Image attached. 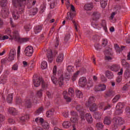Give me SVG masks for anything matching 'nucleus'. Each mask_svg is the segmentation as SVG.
Here are the masks:
<instances>
[{"label": "nucleus", "mask_w": 130, "mask_h": 130, "mask_svg": "<svg viewBox=\"0 0 130 130\" xmlns=\"http://www.w3.org/2000/svg\"><path fill=\"white\" fill-rule=\"evenodd\" d=\"M34 85L35 87H39L40 84H42V88H45V83H44V81L41 77H37L36 79L33 80Z\"/></svg>", "instance_id": "nucleus-7"}, {"label": "nucleus", "mask_w": 130, "mask_h": 130, "mask_svg": "<svg viewBox=\"0 0 130 130\" xmlns=\"http://www.w3.org/2000/svg\"><path fill=\"white\" fill-rule=\"evenodd\" d=\"M13 71H17L18 70V64H15L12 66V68Z\"/></svg>", "instance_id": "nucleus-64"}, {"label": "nucleus", "mask_w": 130, "mask_h": 130, "mask_svg": "<svg viewBox=\"0 0 130 130\" xmlns=\"http://www.w3.org/2000/svg\"><path fill=\"white\" fill-rule=\"evenodd\" d=\"M108 43V42L107 41V39H103L102 43V47H105V46H106Z\"/></svg>", "instance_id": "nucleus-50"}, {"label": "nucleus", "mask_w": 130, "mask_h": 130, "mask_svg": "<svg viewBox=\"0 0 130 130\" xmlns=\"http://www.w3.org/2000/svg\"><path fill=\"white\" fill-rule=\"evenodd\" d=\"M70 38H71V35L70 34L66 35L64 39V42L67 43V42H68V41L70 40Z\"/></svg>", "instance_id": "nucleus-51"}, {"label": "nucleus", "mask_w": 130, "mask_h": 130, "mask_svg": "<svg viewBox=\"0 0 130 130\" xmlns=\"http://www.w3.org/2000/svg\"><path fill=\"white\" fill-rule=\"evenodd\" d=\"M24 29L25 31H26V32H27V31H30V30L32 29V26H31L30 24H25L24 26Z\"/></svg>", "instance_id": "nucleus-39"}, {"label": "nucleus", "mask_w": 130, "mask_h": 130, "mask_svg": "<svg viewBox=\"0 0 130 130\" xmlns=\"http://www.w3.org/2000/svg\"><path fill=\"white\" fill-rule=\"evenodd\" d=\"M105 90H106V85L105 84H100L96 86L94 88V91L95 92L105 91Z\"/></svg>", "instance_id": "nucleus-11"}, {"label": "nucleus", "mask_w": 130, "mask_h": 130, "mask_svg": "<svg viewBox=\"0 0 130 130\" xmlns=\"http://www.w3.org/2000/svg\"><path fill=\"white\" fill-rule=\"evenodd\" d=\"M41 125L44 129H49V128L50 127L49 124L47 122L44 121L42 123Z\"/></svg>", "instance_id": "nucleus-24"}, {"label": "nucleus", "mask_w": 130, "mask_h": 130, "mask_svg": "<svg viewBox=\"0 0 130 130\" xmlns=\"http://www.w3.org/2000/svg\"><path fill=\"white\" fill-rule=\"evenodd\" d=\"M8 111L10 114L13 115H17L18 114V111L15 108L10 107L8 109Z\"/></svg>", "instance_id": "nucleus-19"}, {"label": "nucleus", "mask_w": 130, "mask_h": 130, "mask_svg": "<svg viewBox=\"0 0 130 130\" xmlns=\"http://www.w3.org/2000/svg\"><path fill=\"white\" fill-rule=\"evenodd\" d=\"M27 0H12V4L14 7L16 8L17 12L13 13L12 16L14 20H18L20 18V15L23 14L24 12L25 5L24 4L26 3Z\"/></svg>", "instance_id": "nucleus-1"}, {"label": "nucleus", "mask_w": 130, "mask_h": 130, "mask_svg": "<svg viewBox=\"0 0 130 130\" xmlns=\"http://www.w3.org/2000/svg\"><path fill=\"white\" fill-rule=\"evenodd\" d=\"M124 77L125 79H128L130 77V72L128 70H126L124 73Z\"/></svg>", "instance_id": "nucleus-47"}, {"label": "nucleus", "mask_w": 130, "mask_h": 130, "mask_svg": "<svg viewBox=\"0 0 130 130\" xmlns=\"http://www.w3.org/2000/svg\"><path fill=\"white\" fill-rule=\"evenodd\" d=\"M63 76L61 75V77H60L58 80V83L59 84V86H61L63 85Z\"/></svg>", "instance_id": "nucleus-35"}, {"label": "nucleus", "mask_w": 130, "mask_h": 130, "mask_svg": "<svg viewBox=\"0 0 130 130\" xmlns=\"http://www.w3.org/2000/svg\"><path fill=\"white\" fill-rule=\"evenodd\" d=\"M47 57L49 62H52V60H53V54L52 53V51L50 50L47 52Z\"/></svg>", "instance_id": "nucleus-18"}, {"label": "nucleus", "mask_w": 130, "mask_h": 130, "mask_svg": "<svg viewBox=\"0 0 130 130\" xmlns=\"http://www.w3.org/2000/svg\"><path fill=\"white\" fill-rule=\"evenodd\" d=\"M95 97L92 96H90L88 99V102L85 104L86 107H89V106H92L93 104H95Z\"/></svg>", "instance_id": "nucleus-13"}, {"label": "nucleus", "mask_w": 130, "mask_h": 130, "mask_svg": "<svg viewBox=\"0 0 130 130\" xmlns=\"http://www.w3.org/2000/svg\"><path fill=\"white\" fill-rule=\"evenodd\" d=\"M9 14H10V12L9 11V8L7 7L2 8L1 15L3 18L6 19V18H7V17H8Z\"/></svg>", "instance_id": "nucleus-10"}, {"label": "nucleus", "mask_w": 130, "mask_h": 130, "mask_svg": "<svg viewBox=\"0 0 130 130\" xmlns=\"http://www.w3.org/2000/svg\"><path fill=\"white\" fill-rule=\"evenodd\" d=\"M93 8H94V4L93 3H88L84 6L85 11H91V10L93 9Z\"/></svg>", "instance_id": "nucleus-17"}, {"label": "nucleus", "mask_w": 130, "mask_h": 130, "mask_svg": "<svg viewBox=\"0 0 130 130\" xmlns=\"http://www.w3.org/2000/svg\"><path fill=\"white\" fill-rule=\"evenodd\" d=\"M89 107V110L91 111V112H95V111H97L98 108L96 104H93L92 106Z\"/></svg>", "instance_id": "nucleus-27"}, {"label": "nucleus", "mask_w": 130, "mask_h": 130, "mask_svg": "<svg viewBox=\"0 0 130 130\" xmlns=\"http://www.w3.org/2000/svg\"><path fill=\"white\" fill-rule=\"evenodd\" d=\"M113 122L115 124H119L121 125L124 123V120L120 117H117L113 118Z\"/></svg>", "instance_id": "nucleus-9"}, {"label": "nucleus", "mask_w": 130, "mask_h": 130, "mask_svg": "<svg viewBox=\"0 0 130 130\" xmlns=\"http://www.w3.org/2000/svg\"><path fill=\"white\" fill-rule=\"evenodd\" d=\"M10 24H11V27H12V28H13V29H17V28H18V25L15 24L13 22V19L12 18H10Z\"/></svg>", "instance_id": "nucleus-46"}, {"label": "nucleus", "mask_w": 130, "mask_h": 130, "mask_svg": "<svg viewBox=\"0 0 130 130\" xmlns=\"http://www.w3.org/2000/svg\"><path fill=\"white\" fill-rule=\"evenodd\" d=\"M13 98H14V94L11 93L8 95L7 100L8 103H12L13 101Z\"/></svg>", "instance_id": "nucleus-30"}, {"label": "nucleus", "mask_w": 130, "mask_h": 130, "mask_svg": "<svg viewBox=\"0 0 130 130\" xmlns=\"http://www.w3.org/2000/svg\"><path fill=\"white\" fill-rule=\"evenodd\" d=\"M67 71H68L69 73H72V72H74V67L72 66H68Z\"/></svg>", "instance_id": "nucleus-53"}, {"label": "nucleus", "mask_w": 130, "mask_h": 130, "mask_svg": "<svg viewBox=\"0 0 130 130\" xmlns=\"http://www.w3.org/2000/svg\"><path fill=\"white\" fill-rule=\"evenodd\" d=\"M51 81L54 83V85H56L57 83V78L55 77V75H53L52 77H51Z\"/></svg>", "instance_id": "nucleus-45"}, {"label": "nucleus", "mask_w": 130, "mask_h": 130, "mask_svg": "<svg viewBox=\"0 0 130 130\" xmlns=\"http://www.w3.org/2000/svg\"><path fill=\"white\" fill-rule=\"evenodd\" d=\"M43 25H38L34 26V31L35 34H38V33H40L41 32L43 28Z\"/></svg>", "instance_id": "nucleus-14"}, {"label": "nucleus", "mask_w": 130, "mask_h": 130, "mask_svg": "<svg viewBox=\"0 0 130 130\" xmlns=\"http://www.w3.org/2000/svg\"><path fill=\"white\" fill-rule=\"evenodd\" d=\"M8 4V1L7 0H1L0 2V5L2 8H5L7 7V5Z\"/></svg>", "instance_id": "nucleus-37"}, {"label": "nucleus", "mask_w": 130, "mask_h": 130, "mask_svg": "<svg viewBox=\"0 0 130 130\" xmlns=\"http://www.w3.org/2000/svg\"><path fill=\"white\" fill-rule=\"evenodd\" d=\"M41 69L45 70L47 69V62L45 61H43L41 63Z\"/></svg>", "instance_id": "nucleus-44"}, {"label": "nucleus", "mask_w": 130, "mask_h": 130, "mask_svg": "<svg viewBox=\"0 0 130 130\" xmlns=\"http://www.w3.org/2000/svg\"><path fill=\"white\" fill-rule=\"evenodd\" d=\"M80 116L81 120H85L86 119L88 123H92L93 122V117L92 114L90 113L85 114L84 111L80 112Z\"/></svg>", "instance_id": "nucleus-4"}, {"label": "nucleus", "mask_w": 130, "mask_h": 130, "mask_svg": "<svg viewBox=\"0 0 130 130\" xmlns=\"http://www.w3.org/2000/svg\"><path fill=\"white\" fill-rule=\"evenodd\" d=\"M62 125L64 128H69L70 126L72 125V123L70 121H64Z\"/></svg>", "instance_id": "nucleus-22"}, {"label": "nucleus", "mask_w": 130, "mask_h": 130, "mask_svg": "<svg viewBox=\"0 0 130 130\" xmlns=\"http://www.w3.org/2000/svg\"><path fill=\"white\" fill-rule=\"evenodd\" d=\"M101 116H102V113L99 112H95L94 115V117L95 119H101Z\"/></svg>", "instance_id": "nucleus-31"}, {"label": "nucleus", "mask_w": 130, "mask_h": 130, "mask_svg": "<svg viewBox=\"0 0 130 130\" xmlns=\"http://www.w3.org/2000/svg\"><path fill=\"white\" fill-rule=\"evenodd\" d=\"M54 112V110H49L46 112V115L47 117H51L52 115H53V113Z\"/></svg>", "instance_id": "nucleus-43"}, {"label": "nucleus", "mask_w": 130, "mask_h": 130, "mask_svg": "<svg viewBox=\"0 0 130 130\" xmlns=\"http://www.w3.org/2000/svg\"><path fill=\"white\" fill-rule=\"evenodd\" d=\"M120 99V95L117 94L116 96H114L113 99L112 100L113 103H116L118 100Z\"/></svg>", "instance_id": "nucleus-40"}, {"label": "nucleus", "mask_w": 130, "mask_h": 130, "mask_svg": "<svg viewBox=\"0 0 130 130\" xmlns=\"http://www.w3.org/2000/svg\"><path fill=\"white\" fill-rule=\"evenodd\" d=\"M113 96V92L112 91H108L106 94V97H112Z\"/></svg>", "instance_id": "nucleus-56"}, {"label": "nucleus", "mask_w": 130, "mask_h": 130, "mask_svg": "<svg viewBox=\"0 0 130 130\" xmlns=\"http://www.w3.org/2000/svg\"><path fill=\"white\" fill-rule=\"evenodd\" d=\"M5 119H6L5 115L0 114V121H1V122H3V121H5Z\"/></svg>", "instance_id": "nucleus-60"}, {"label": "nucleus", "mask_w": 130, "mask_h": 130, "mask_svg": "<svg viewBox=\"0 0 130 130\" xmlns=\"http://www.w3.org/2000/svg\"><path fill=\"white\" fill-rule=\"evenodd\" d=\"M54 45V47H55L56 48L58 46V45H59V42L58 41V40L57 39H56Z\"/></svg>", "instance_id": "nucleus-63"}, {"label": "nucleus", "mask_w": 130, "mask_h": 130, "mask_svg": "<svg viewBox=\"0 0 130 130\" xmlns=\"http://www.w3.org/2000/svg\"><path fill=\"white\" fill-rule=\"evenodd\" d=\"M42 89H40L37 93L36 96H33L32 98H29L25 100V105L27 108H31L32 107V104H37V101L41 99L42 96Z\"/></svg>", "instance_id": "nucleus-2"}, {"label": "nucleus", "mask_w": 130, "mask_h": 130, "mask_svg": "<svg viewBox=\"0 0 130 130\" xmlns=\"http://www.w3.org/2000/svg\"><path fill=\"white\" fill-rule=\"evenodd\" d=\"M126 113L127 117H130V108H126Z\"/></svg>", "instance_id": "nucleus-61"}, {"label": "nucleus", "mask_w": 130, "mask_h": 130, "mask_svg": "<svg viewBox=\"0 0 130 130\" xmlns=\"http://www.w3.org/2000/svg\"><path fill=\"white\" fill-rule=\"evenodd\" d=\"M68 94H69V96L73 97V96H74L75 94V90H74V88L72 87L69 88L68 90Z\"/></svg>", "instance_id": "nucleus-38"}, {"label": "nucleus", "mask_w": 130, "mask_h": 130, "mask_svg": "<svg viewBox=\"0 0 130 130\" xmlns=\"http://www.w3.org/2000/svg\"><path fill=\"white\" fill-rule=\"evenodd\" d=\"M94 47L96 50H100V49H102V46L99 44H95L94 45Z\"/></svg>", "instance_id": "nucleus-54"}, {"label": "nucleus", "mask_w": 130, "mask_h": 130, "mask_svg": "<svg viewBox=\"0 0 130 130\" xmlns=\"http://www.w3.org/2000/svg\"><path fill=\"white\" fill-rule=\"evenodd\" d=\"M62 94H63L64 99L66 101V102L70 103V102H71V101H72V99H71V98L67 96V95H68V91H63Z\"/></svg>", "instance_id": "nucleus-21"}, {"label": "nucleus", "mask_w": 130, "mask_h": 130, "mask_svg": "<svg viewBox=\"0 0 130 130\" xmlns=\"http://www.w3.org/2000/svg\"><path fill=\"white\" fill-rule=\"evenodd\" d=\"M116 109H122L123 108V106L122 105V103H118L116 106Z\"/></svg>", "instance_id": "nucleus-52"}, {"label": "nucleus", "mask_w": 130, "mask_h": 130, "mask_svg": "<svg viewBox=\"0 0 130 130\" xmlns=\"http://www.w3.org/2000/svg\"><path fill=\"white\" fill-rule=\"evenodd\" d=\"M96 127L98 130L103 129L104 125L102 122H98L96 124Z\"/></svg>", "instance_id": "nucleus-32"}, {"label": "nucleus", "mask_w": 130, "mask_h": 130, "mask_svg": "<svg viewBox=\"0 0 130 130\" xmlns=\"http://www.w3.org/2000/svg\"><path fill=\"white\" fill-rule=\"evenodd\" d=\"M122 65L123 67H124V68H126L127 69H129V64L124 60L122 61Z\"/></svg>", "instance_id": "nucleus-42"}, {"label": "nucleus", "mask_w": 130, "mask_h": 130, "mask_svg": "<svg viewBox=\"0 0 130 130\" xmlns=\"http://www.w3.org/2000/svg\"><path fill=\"white\" fill-rule=\"evenodd\" d=\"M35 120L36 122H37V123H41V124H42V123L44 122V119H43V118H40L39 117H38L36 118Z\"/></svg>", "instance_id": "nucleus-36"}, {"label": "nucleus", "mask_w": 130, "mask_h": 130, "mask_svg": "<svg viewBox=\"0 0 130 130\" xmlns=\"http://www.w3.org/2000/svg\"><path fill=\"white\" fill-rule=\"evenodd\" d=\"M63 60V53H60L58 56L57 57V62H61Z\"/></svg>", "instance_id": "nucleus-29"}, {"label": "nucleus", "mask_w": 130, "mask_h": 130, "mask_svg": "<svg viewBox=\"0 0 130 130\" xmlns=\"http://www.w3.org/2000/svg\"><path fill=\"white\" fill-rule=\"evenodd\" d=\"M38 12V9L37 8H32L29 11V14L31 16H35V15L37 14Z\"/></svg>", "instance_id": "nucleus-25"}, {"label": "nucleus", "mask_w": 130, "mask_h": 130, "mask_svg": "<svg viewBox=\"0 0 130 130\" xmlns=\"http://www.w3.org/2000/svg\"><path fill=\"white\" fill-rule=\"evenodd\" d=\"M79 74H80L79 71L74 74L72 78L73 82H75V81L77 80V78H78V75H79Z\"/></svg>", "instance_id": "nucleus-41"}, {"label": "nucleus", "mask_w": 130, "mask_h": 130, "mask_svg": "<svg viewBox=\"0 0 130 130\" xmlns=\"http://www.w3.org/2000/svg\"><path fill=\"white\" fill-rule=\"evenodd\" d=\"M92 27L94 28V29H98V30H100L101 28H103L104 30L105 31H107V26L106 25V21L103 20H102L101 24H98L97 23H92L91 24Z\"/></svg>", "instance_id": "nucleus-5"}, {"label": "nucleus", "mask_w": 130, "mask_h": 130, "mask_svg": "<svg viewBox=\"0 0 130 130\" xmlns=\"http://www.w3.org/2000/svg\"><path fill=\"white\" fill-rule=\"evenodd\" d=\"M7 83V79L4 78H0V84H3V85Z\"/></svg>", "instance_id": "nucleus-55"}, {"label": "nucleus", "mask_w": 130, "mask_h": 130, "mask_svg": "<svg viewBox=\"0 0 130 130\" xmlns=\"http://www.w3.org/2000/svg\"><path fill=\"white\" fill-rule=\"evenodd\" d=\"M115 114L117 115H120V114H122V110L121 109H117L115 111Z\"/></svg>", "instance_id": "nucleus-58"}, {"label": "nucleus", "mask_w": 130, "mask_h": 130, "mask_svg": "<svg viewBox=\"0 0 130 130\" xmlns=\"http://www.w3.org/2000/svg\"><path fill=\"white\" fill-rule=\"evenodd\" d=\"M106 77L109 80H111L114 77V75H113V73L111 71H107L106 72Z\"/></svg>", "instance_id": "nucleus-23"}, {"label": "nucleus", "mask_w": 130, "mask_h": 130, "mask_svg": "<svg viewBox=\"0 0 130 130\" xmlns=\"http://www.w3.org/2000/svg\"><path fill=\"white\" fill-rule=\"evenodd\" d=\"M86 84H87V79H86V77H81L79 80V85L80 87L84 88L86 86Z\"/></svg>", "instance_id": "nucleus-12"}, {"label": "nucleus", "mask_w": 130, "mask_h": 130, "mask_svg": "<svg viewBox=\"0 0 130 130\" xmlns=\"http://www.w3.org/2000/svg\"><path fill=\"white\" fill-rule=\"evenodd\" d=\"M108 3V0H102L101 1V6L102 9H105V8H106Z\"/></svg>", "instance_id": "nucleus-28"}, {"label": "nucleus", "mask_w": 130, "mask_h": 130, "mask_svg": "<svg viewBox=\"0 0 130 130\" xmlns=\"http://www.w3.org/2000/svg\"><path fill=\"white\" fill-rule=\"evenodd\" d=\"M9 54H10V55H13V56H16L17 52H16V50H15V49H11Z\"/></svg>", "instance_id": "nucleus-49"}, {"label": "nucleus", "mask_w": 130, "mask_h": 130, "mask_svg": "<svg viewBox=\"0 0 130 130\" xmlns=\"http://www.w3.org/2000/svg\"><path fill=\"white\" fill-rule=\"evenodd\" d=\"M114 47H115V49H116L117 52H119V53H120V52H121V51H122V48H124V47H121V48H120V47H119V46H118V45H117V44H115Z\"/></svg>", "instance_id": "nucleus-34"}, {"label": "nucleus", "mask_w": 130, "mask_h": 130, "mask_svg": "<svg viewBox=\"0 0 130 130\" xmlns=\"http://www.w3.org/2000/svg\"><path fill=\"white\" fill-rule=\"evenodd\" d=\"M104 123L107 125H109L111 123V117L110 116H106L104 119Z\"/></svg>", "instance_id": "nucleus-20"}, {"label": "nucleus", "mask_w": 130, "mask_h": 130, "mask_svg": "<svg viewBox=\"0 0 130 130\" xmlns=\"http://www.w3.org/2000/svg\"><path fill=\"white\" fill-rule=\"evenodd\" d=\"M34 52L33 47L28 46L24 50V53L26 56H32Z\"/></svg>", "instance_id": "nucleus-8"}, {"label": "nucleus", "mask_w": 130, "mask_h": 130, "mask_svg": "<svg viewBox=\"0 0 130 130\" xmlns=\"http://www.w3.org/2000/svg\"><path fill=\"white\" fill-rule=\"evenodd\" d=\"M70 120L71 122L77 123V122H78V117H72Z\"/></svg>", "instance_id": "nucleus-48"}, {"label": "nucleus", "mask_w": 130, "mask_h": 130, "mask_svg": "<svg viewBox=\"0 0 130 130\" xmlns=\"http://www.w3.org/2000/svg\"><path fill=\"white\" fill-rule=\"evenodd\" d=\"M12 39H15L16 40H20L21 43L23 42H27L29 41V38H24L20 39V35L19 34V31L17 29H14L12 32V35L11 36Z\"/></svg>", "instance_id": "nucleus-3"}, {"label": "nucleus", "mask_w": 130, "mask_h": 130, "mask_svg": "<svg viewBox=\"0 0 130 130\" xmlns=\"http://www.w3.org/2000/svg\"><path fill=\"white\" fill-rule=\"evenodd\" d=\"M93 20L97 21L101 18V14L98 11H94L92 14Z\"/></svg>", "instance_id": "nucleus-16"}, {"label": "nucleus", "mask_w": 130, "mask_h": 130, "mask_svg": "<svg viewBox=\"0 0 130 130\" xmlns=\"http://www.w3.org/2000/svg\"><path fill=\"white\" fill-rule=\"evenodd\" d=\"M14 57L15 56H13L12 55L9 54L8 60L9 61H13V60H14Z\"/></svg>", "instance_id": "nucleus-62"}, {"label": "nucleus", "mask_w": 130, "mask_h": 130, "mask_svg": "<svg viewBox=\"0 0 130 130\" xmlns=\"http://www.w3.org/2000/svg\"><path fill=\"white\" fill-rule=\"evenodd\" d=\"M76 94L77 98H83V93L80 90H76Z\"/></svg>", "instance_id": "nucleus-33"}, {"label": "nucleus", "mask_w": 130, "mask_h": 130, "mask_svg": "<svg viewBox=\"0 0 130 130\" xmlns=\"http://www.w3.org/2000/svg\"><path fill=\"white\" fill-rule=\"evenodd\" d=\"M8 122L10 124H15L16 123V121L14 119L10 118L8 119Z\"/></svg>", "instance_id": "nucleus-57"}, {"label": "nucleus", "mask_w": 130, "mask_h": 130, "mask_svg": "<svg viewBox=\"0 0 130 130\" xmlns=\"http://www.w3.org/2000/svg\"><path fill=\"white\" fill-rule=\"evenodd\" d=\"M28 119H29V115L28 114H25L20 118V122H25Z\"/></svg>", "instance_id": "nucleus-26"}, {"label": "nucleus", "mask_w": 130, "mask_h": 130, "mask_svg": "<svg viewBox=\"0 0 130 130\" xmlns=\"http://www.w3.org/2000/svg\"><path fill=\"white\" fill-rule=\"evenodd\" d=\"M75 16H76V13H74L73 12L68 13H67V17H66V19L67 20H69L70 21H72L74 26L75 29L76 30V31H78V24L76 23V21L74 20V18H75Z\"/></svg>", "instance_id": "nucleus-6"}, {"label": "nucleus", "mask_w": 130, "mask_h": 130, "mask_svg": "<svg viewBox=\"0 0 130 130\" xmlns=\"http://www.w3.org/2000/svg\"><path fill=\"white\" fill-rule=\"evenodd\" d=\"M110 69L113 72H118L120 69V66L117 64H114L110 66Z\"/></svg>", "instance_id": "nucleus-15"}, {"label": "nucleus", "mask_w": 130, "mask_h": 130, "mask_svg": "<svg viewBox=\"0 0 130 130\" xmlns=\"http://www.w3.org/2000/svg\"><path fill=\"white\" fill-rule=\"evenodd\" d=\"M71 114L72 117H78V113H77V112L71 111Z\"/></svg>", "instance_id": "nucleus-59"}]
</instances>
